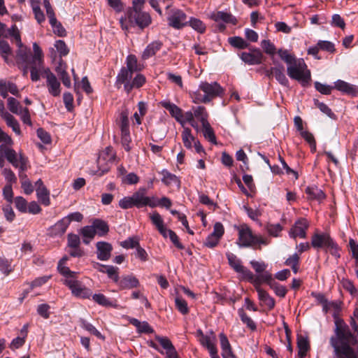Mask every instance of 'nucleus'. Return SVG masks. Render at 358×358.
<instances>
[{
  "label": "nucleus",
  "mask_w": 358,
  "mask_h": 358,
  "mask_svg": "<svg viewBox=\"0 0 358 358\" xmlns=\"http://www.w3.org/2000/svg\"><path fill=\"white\" fill-rule=\"evenodd\" d=\"M334 336L329 339L334 358H358V340L345 324L336 322Z\"/></svg>",
  "instance_id": "nucleus-1"
},
{
  "label": "nucleus",
  "mask_w": 358,
  "mask_h": 358,
  "mask_svg": "<svg viewBox=\"0 0 358 358\" xmlns=\"http://www.w3.org/2000/svg\"><path fill=\"white\" fill-rule=\"evenodd\" d=\"M34 55L29 63L31 68V80L36 82L40 80V76L46 78L48 92L53 96H59L61 93L60 83L49 68H45L43 64V53L36 43L33 44Z\"/></svg>",
  "instance_id": "nucleus-2"
},
{
  "label": "nucleus",
  "mask_w": 358,
  "mask_h": 358,
  "mask_svg": "<svg viewBox=\"0 0 358 358\" xmlns=\"http://www.w3.org/2000/svg\"><path fill=\"white\" fill-rule=\"evenodd\" d=\"M148 189L146 187H141L137 191L134 192L131 196H124L119 201V206L124 210L132 208H141L149 206L155 208L157 206L169 208L172 202L168 197L164 196L157 200L155 196H147Z\"/></svg>",
  "instance_id": "nucleus-3"
},
{
  "label": "nucleus",
  "mask_w": 358,
  "mask_h": 358,
  "mask_svg": "<svg viewBox=\"0 0 358 358\" xmlns=\"http://www.w3.org/2000/svg\"><path fill=\"white\" fill-rule=\"evenodd\" d=\"M287 71L290 78L297 80L303 86L310 80V72L303 59H297L288 66Z\"/></svg>",
  "instance_id": "nucleus-4"
},
{
  "label": "nucleus",
  "mask_w": 358,
  "mask_h": 358,
  "mask_svg": "<svg viewBox=\"0 0 358 358\" xmlns=\"http://www.w3.org/2000/svg\"><path fill=\"white\" fill-rule=\"evenodd\" d=\"M199 90L203 92L204 95L196 94V96L194 98L195 100L194 101L195 103L210 102L213 98L220 96L223 93L222 87L217 82L211 83L202 82L199 85Z\"/></svg>",
  "instance_id": "nucleus-5"
},
{
  "label": "nucleus",
  "mask_w": 358,
  "mask_h": 358,
  "mask_svg": "<svg viewBox=\"0 0 358 358\" xmlns=\"http://www.w3.org/2000/svg\"><path fill=\"white\" fill-rule=\"evenodd\" d=\"M237 244L241 248H245L256 244H266V242L262 237L253 235L251 229L247 225H241L238 228Z\"/></svg>",
  "instance_id": "nucleus-6"
},
{
  "label": "nucleus",
  "mask_w": 358,
  "mask_h": 358,
  "mask_svg": "<svg viewBox=\"0 0 358 358\" xmlns=\"http://www.w3.org/2000/svg\"><path fill=\"white\" fill-rule=\"evenodd\" d=\"M126 67H122L118 73L116 79H120L121 81L129 78L131 75L135 72L140 71L142 69L141 64L138 63L136 57L134 55H129L126 59Z\"/></svg>",
  "instance_id": "nucleus-7"
},
{
  "label": "nucleus",
  "mask_w": 358,
  "mask_h": 358,
  "mask_svg": "<svg viewBox=\"0 0 358 358\" xmlns=\"http://www.w3.org/2000/svg\"><path fill=\"white\" fill-rule=\"evenodd\" d=\"M64 284L71 289L73 295L76 297L90 299L92 296V291L84 286L81 282L77 280L76 278L65 279Z\"/></svg>",
  "instance_id": "nucleus-8"
},
{
  "label": "nucleus",
  "mask_w": 358,
  "mask_h": 358,
  "mask_svg": "<svg viewBox=\"0 0 358 358\" xmlns=\"http://www.w3.org/2000/svg\"><path fill=\"white\" fill-rule=\"evenodd\" d=\"M145 81V76L138 73L134 78H133V75H131L129 78L126 80L121 81L120 79H116L115 85L117 89H120L121 85H123L124 91L129 94L133 89L141 87Z\"/></svg>",
  "instance_id": "nucleus-9"
},
{
  "label": "nucleus",
  "mask_w": 358,
  "mask_h": 358,
  "mask_svg": "<svg viewBox=\"0 0 358 358\" xmlns=\"http://www.w3.org/2000/svg\"><path fill=\"white\" fill-rule=\"evenodd\" d=\"M187 15L178 8L171 9L167 17L169 25L176 29H180L187 26Z\"/></svg>",
  "instance_id": "nucleus-10"
},
{
  "label": "nucleus",
  "mask_w": 358,
  "mask_h": 358,
  "mask_svg": "<svg viewBox=\"0 0 358 358\" xmlns=\"http://www.w3.org/2000/svg\"><path fill=\"white\" fill-rule=\"evenodd\" d=\"M127 19L131 24H136L141 29L150 25L151 23V17L147 13L140 11H132L129 9L127 11Z\"/></svg>",
  "instance_id": "nucleus-11"
},
{
  "label": "nucleus",
  "mask_w": 358,
  "mask_h": 358,
  "mask_svg": "<svg viewBox=\"0 0 358 358\" xmlns=\"http://www.w3.org/2000/svg\"><path fill=\"white\" fill-rule=\"evenodd\" d=\"M226 255L229 264L236 272L241 273L243 277L252 278V272L241 264V261L234 254L227 252Z\"/></svg>",
  "instance_id": "nucleus-12"
},
{
  "label": "nucleus",
  "mask_w": 358,
  "mask_h": 358,
  "mask_svg": "<svg viewBox=\"0 0 358 358\" xmlns=\"http://www.w3.org/2000/svg\"><path fill=\"white\" fill-rule=\"evenodd\" d=\"M309 227V223L305 218H300L296 220L289 231V236L293 238L300 237L305 238L306 237V230Z\"/></svg>",
  "instance_id": "nucleus-13"
},
{
  "label": "nucleus",
  "mask_w": 358,
  "mask_h": 358,
  "mask_svg": "<svg viewBox=\"0 0 358 358\" xmlns=\"http://www.w3.org/2000/svg\"><path fill=\"white\" fill-rule=\"evenodd\" d=\"M311 245L316 249L334 245V241L327 233H315L311 239Z\"/></svg>",
  "instance_id": "nucleus-14"
},
{
  "label": "nucleus",
  "mask_w": 358,
  "mask_h": 358,
  "mask_svg": "<svg viewBox=\"0 0 358 358\" xmlns=\"http://www.w3.org/2000/svg\"><path fill=\"white\" fill-rule=\"evenodd\" d=\"M96 257L101 261H108L111 257L113 246L106 241H99L96 243Z\"/></svg>",
  "instance_id": "nucleus-15"
},
{
  "label": "nucleus",
  "mask_w": 358,
  "mask_h": 358,
  "mask_svg": "<svg viewBox=\"0 0 358 358\" xmlns=\"http://www.w3.org/2000/svg\"><path fill=\"white\" fill-rule=\"evenodd\" d=\"M262 57L263 55L259 49H253L250 52H243L241 55V59L250 65L261 64Z\"/></svg>",
  "instance_id": "nucleus-16"
},
{
  "label": "nucleus",
  "mask_w": 358,
  "mask_h": 358,
  "mask_svg": "<svg viewBox=\"0 0 358 358\" xmlns=\"http://www.w3.org/2000/svg\"><path fill=\"white\" fill-rule=\"evenodd\" d=\"M161 105L170 113L171 116L173 117L178 122L184 127L185 120L183 113L182 110L179 107L169 101H162L161 102Z\"/></svg>",
  "instance_id": "nucleus-17"
},
{
  "label": "nucleus",
  "mask_w": 358,
  "mask_h": 358,
  "mask_svg": "<svg viewBox=\"0 0 358 358\" xmlns=\"http://www.w3.org/2000/svg\"><path fill=\"white\" fill-rule=\"evenodd\" d=\"M210 19L215 22L222 21L225 23L236 24L238 22L237 19L231 13L224 11L213 12L210 15Z\"/></svg>",
  "instance_id": "nucleus-18"
},
{
  "label": "nucleus",
  "mask_w": 358,
  "mask_h": 358,
  "mask_svg": "<svg viewBox=\"0 0 358 358\" xmlns=\"http://www.w3.org/2000/svg\"><path fill=\"white\" fill-rule=\"evenodd\" d=\"M334 88L343 93L352 96H355L358 93V88L357 86L341 80H338L335 82Z\"/></svg>",
  "instance_id": "nucleus-19"
},
{
  "label": "nucleus",
  "mask_w": 358,
  "mask_h": 358,
  "mask_svg": "<svg viewBox=\"0 0 358 358\" xmlns=\"http://www.w3.org/2000/svg\"><path fill=\"white\" fill-rule=\"evenodd\" d=\"M121 289H130L138 287L140 285L138 280L133 275H127L122 277L117 282Z\"/></svg>",
  "instance_id": "nucleus-20"
},
{
  "label": "nucleus",
  "mask_w": 358,
  "mask_h": 358,
  "mask_svg": "<svg viewBox=\"0 0 358 358\" xmlns=\"http://www.w3.org/2000/svg\"><path fill=\"white\" fill-rule=\"evenodd\" d=\"M64 217L57 222L49 229V233L52 236H62L66 231L69 224Z\"/></svg>",
  "instance_id": "nucleus-21"
},
{
  "label": "nucleus",
  "mask_w": 358,
  "mask_h": 358,
  "mask_svg": "<svg viewBox=\"0 0 358 358\" xmlns=\"http://www.w3.org/2000/svg\"><path fill=\"white\" fill-rule=\"evenodd\" d=\"M96 234L99 236L102 237L108 234L109 231V227L107 222L101 219H94L92 221V224Z\"/></svg>",
  "instance_id": "nucleus-22"
},
{
  "label": "nucleus",
  "mask_w": 358,
  "mask_h": 358,
  "mask_svg": "<svg viewBox=\"0 0 358 358\" xmlns=\"http://www.w3.org/2000/svg\"><path fill=\"white\" fill-rule=\"evenodd\" d=\"M162 43L160 41H153L150 43L144 50L142 54V59L145 60L154 56L162 48Z\"/></svg>",
  "instance_id": "nucleus-23"
},
{
  "label": "nucleus",
  "mask_w": 358,
  "mask_h": 358,
  "mask_svg": "<svg viewBox=\"0 0 358 358\" xmlns=\"http://www.w3.org/2000/svg\"><path fill=\"white\" fill-rule=\"evenodd\" d=\"M306 194L308 199L321 201L325 198L323 191L316 186H308L306 188Z\"/></svg>",
  "instance_id": "nucleus-24"
},
{
  "label": "nucleus",
  "mask_w": 358,
  "mask_h": 358,
  "mask_svg": "<svg viewBox=\"0 0 358 358\" xmlns=\"http://www.w3.org/2000/svg\"><path fill=\"white\" fill-rule=\"evenodd\" d=\"M257 292L258 293V298L269 310H271L275 306V300L268 293L261 287H257Z\"/></svg>",
  "instance_id": "nucleus-25"
},
{
  "label": "nucleus",
  "mask_w": 358,
  "mask_h": 358,
  "mask_svg": "<svg viewBox=\"0 0 358 358\" xmlns=\"http://www.w3.org/2000/svg\"><path fill=\"white\" fill-rule=\"evenodd\" d=\"M79 234L83 238V243L88 245L96 236V231H94V229L91 225H87L79 230Z\"/></svg>",
  "instance_id": "nucleus-26"
},
{
  "label": "nucleus",
  "mask_w": 358,
  "mask_h": 358,
  "mask_svg": "<svg viewBox=\"0 0 358 358\" xmlns=\"http://www.w3.org/2000/svg\"><path fill=\"white\" fill-rule=\"evenodd\" d=\"M285 69L282 65H278L275 67L271 68V73H274L275 79L282 85L287 86L289 81L286 78L285 73Z\"/></svg>",
  "instance_id": "nucleus-27"
},
{
  "label": "nucleus",
  "mask_w": 358,
  "mask_h": 358,
  "mask_svg": "<svg viewBox=\"0 0 358 358\" xmlns=\"http://www.w3.org/2000/svg\"><path fill=\"white\" fill-rule=\"evenodd\" d=\"M129 322L136 327L138 333L151 334L154 332L153 329L150 326L148 322L145 321L141 322L136 318H131L129 320Z\"/></svg>",
  "instance_id": "nucleus-28"
},
{
  "label": "nucleus",
  "mask_w": 358,
  "mask_h": 358,
  "mask_svg": "<svg viewBox=\"0 0 358 358\" xmlns=\"http://www.w3.org/2000/svg\"><path fill=\"white\" fill-rule=\"evenodd\" d=\"M192 110L194 112V117L201 122L202 126L204 124L206 125L207 123H209L208 121V114L204 106H199L193 107Z\"/></svg>",
  "instance_id": "nucleus-29"
},
{
  "label": "nucleus",
  "mask_w": 358,
  "mask_h": 358,
  "mask_svg": "<svg viewBox=\"0 0 358 358\" xmlns=\"http://www.w3.org/2000/svg\"><path fill=\"white\" fill-rule=\"evenodd\" d=\"M160 173L163 176L162 181L164 185L169 186L171 184H176L178 186H180V180L176 175L170 173L166 169H163Z\"/></svg>",
  "instance_id": "nucleus-30"
},
{
  "label": "nucleus",
  "mask_w": 358,
  "mask_h": 358,
  "mask_svg": "<svg viewBox=\"0 0 358 358\" xmlns=\"http://www.w3.org/2000/svg\"><path fill=\"white\" fill-rule=\"evenodd\" d=\"M220 340L221 348L222 350V357H225V356H231L232 357H234L230 343H229L226 335L222 333L220 334Z\"/></svg>",
  "instance_id": "nucleus-31"
},
{
  "label": "nucleus",
  "mask_w": 358,
  "mask_h": 358,
  "mask_svg": "<svg viewBox=\"0 0 358 358\" xmlns=\"http://www.w3.org/2000/svg\"><path fill=\"white\" fill-rule=\"evenodd\" d=\"M182 140L184 146L187 149H192V143L194 144V141H196L195 138L192 135L191 129L187 127L184 128L182 131Z\"/></svg>",
  "instance_id": "nucleus-32"
},
{
  "label": "nucleus",
  "mask_w": 358,
  "mask_h": 358,
  "mask_svg": "<svg viewBox=\"0 0 358 358\" xmlns=\"http://www.w3.org/2000/svg\"><path fill=\"white\" fill-rule=\"evenodd\" d=\"M212 335H213V338H211L210 336L206 335L204 336H203L202 338H200L199 339V343H201V345L207 348V350H208L209 353H210V352H213V350H217V348L214 343V341L215 340V337L213 334V332H211Z\"/></svg>",
  "instance_id": "nucleus-33"
},
{
  "label": "nucleus",
  "mask_w": 358,
  "mask_h": 358,
  "mask_svg": "<svg viewBox=\"0 0 358 358\" xmlns=\"http://www.w3.org/2000/svg\"><path fill=\"white\" fill-rule=\"evenodd\" d=\"M3 120L6 121L7 126L10 127L16 135L20 136L22 134L20 123L13 115L10 114Z\"/></svg>",
  "instance_id": "nucleus-34"
},
{
  "label": "nucleus",
  "mask_w": 358,
  "mask_h": 358,
  "mask_svg": "<svg viewBox=\"0 0 358 358\" xmlns=\"http://www.w3.org/2000/svg\"><path fill=\"white\" fill-rule=\"evenodd\" d=\"M187 25L200 34L204 33L206 29L205 24L201 20L195 17H190L187 21Z\"/></svg>",
  "instance_id": "nucleus-35"
},
{
  "label": "nucleus",
  "mask_w": 358,
  "mask_h": 358,
  "mask_svg": "<svg viewBox=\"0 0 358 358\" xmlns=\"http://www.w3.org/2000/svg\"><path fill=\"white\" fill-rule=\"evenodd\" d=\"M38 201L44 206L50 205V192L47 188L36 189Z\"/></svg>",
  "instance_id": "nucleus-36"
},
{
  "label": "nucleus",
  "mask_w": 358,
  "mask_h": 358,
  "mask_svg": "<svg viewBox=\"0 0 358 358\" xmlns=\"http://www.w3.org/2000/svg\"><path fill=\"white\" fill-rule=\"evenodd\" d=\"M92 299L98 304L106 307H116V304L102 294H92Z\"/></svg>",
  "instance_id": "nucleus-37"
},
{
  "label": "nucleus",
  "mask_w": 358,
  "mask_h": 358,
  "mask_svg": "<svg viewBox=\"0 0 358 358\" xmlns=\"http://www.w3.org/2000/svg\"><path fill=\"white\" fill-rule=\"evenodd\" d=\"M228 42L232 47L238 49H245L249 47V43L240 36L229 37Z\"/></svg>",
  "instance_id": "nucleus-38"
},
{
  "label": "nucleus",
  "mask_w": 358,
  "mask_h": 358,
  "mask_svg": "<svg viewBox=\"0 0 358 358\" xmlns=\"http://www.w3.org/2000/svg\"><path fill=\"white\" fill-rule=\"evenodd\" d=\"M34 55H31L30 58L27 52L24 50H19L17 52V57L22 60L23 62L26 63V65L23 70V74L24 76H26L28 72V69L31 70L29 63L32 61V57Z\"/></svg>",
  "instance_id": "nucleus-39"
},
{
  "label": "nucleus",
  "mask_w": 358,
  "mask_h": 358,
  "mask_svg": "<svg viewBox=\"0 0 358 358\" xmlns=\"http://www.w3.org/2000/svg\"><path fill=\"white\" fill-rule=\"evenodd\" d=\"M7 106L8 110L15 115L20 113L24 108L22 107L20 103L13 97H8L7 99Z\"/></svg>",
  "instance_id": "nucleus-40"
},
{
  "label": "nucleus",
  "mask_w": 358,
  "mask_h": 358,
  "mask_svg": "<svg viewBox=\"0 0 358 358\" xmlns=\"http://www.w3.org/2000/svg\"><path fill=\"white\" fill-rule=\"evenodd\" d=\"M239 317L241 321L245 324L251 330L255 331L257 328L255 322L247 315L243 308H240L238 310Z\"/></svg>",
  "instance_id": "nucleus-41"
},
{
  "label": "nucleus",
  "mask_w": 358,
  "mask_h": 358,
  "mask_svg": "<svg viewBox=\"0 0 358 358\" xmlns=\"http://www.w3.org/2000/svg\"><path fill=\"white\" fill-rule=\"evenodd\" d=\"M203 127V133L204 137L208 139L211 143L216 144V138L213 129H212L210 123H207V124H204Z\"/></svg>",
  "instance_id": "nucleus-42"
},
{
  "label": "nucleus",
  "mask_w": 358,
  "mask_h": 358,
  "mask_svg": "<svg viewBox=\"0 0 358 358\" xmlns=\"http://www.w3.org/2000/svg\"><path fill=\"white\" fill-rule=\"evenodd\" d=\"M120 129L121 131H129V112L127 110H123L120 115Z\"/></svg>",
  "instance_id": "nucleus-43"
},
{
  "label": "nucleus",
  "mask_w": 358,
  "mask_h": 358,
  "mask_svg": "<svg viewBox=\"0 0 358 358\" xmlns=\"http://www.w3.org/2000/svg\"><path fill=\"white\" fill-rule=\"evenodd\" d=\"M176 307L183 315H186L189 312L187 303L186 301L181 296H176L175 299Z\"/></svg>",
  "instance_id": "nucleus-44"
},
{
  "label": "nucleus",
  "mask_w": 358,
  "mask_h": 358,
  "mask_svg": "<svg viewBox=\"0 0 358 358\" xmlns=\"http://www.w3.org/2000/svg\"><path fill=\"white\" fill-rule=\"evenodd\" d=\"M155 339L159 343L162 347L166 351H172L175 349L170 339L167 337L160 336L158 335L155 336Z\"/></svg>",
  "instance_id": "nucleus-45"
},
{
  "label": "nucleus",
  "mask_w": 358,
  "mask_h": 358,
  "mask_svg": "<svg viewBox=\"0 0 358 358\" xmlns=\"http://www.w3.org/2000/svg\"><path fill=\"white\" fill-rule=\"evenodd\" d=\"M105 273H107L109 278L112 279L115 282L117 283L120 278L118 275L119 268L113 266L106 265Z\"/></svg>",
  "instance_id": "nucleus-46"
},
{
  "label": "nucleus",
  "mask_w": 358,
  "mask_h": 358,
  "mask_svg": "<svg viewBox=\"0 0 358 358\" xmlns=\"http://www.w3.org/2000/svg\"><path fill=\"white\" fill-rule=\"evenodd\" d=\"M0 52L5 62H8V57L11 54V48L7 41L0 40Z\"/></svg>",
  "instance_id": "nucleus-47"
},
{
  "label": "nucleus",
  "mask_w": 358,
  "mask_h": 358,
  "mask_svg": "<svg viewBox=\"0 0 358 358\" xmlns=\"http://www.w3.org/2000/svg\"><path fill=\"white\" fill-rule=\"evenodd\" d=\"M278 55L287 64L288 66L297 60V59L293 55L289 54V52L286 50H279Z\"/></svg>",
  "instance_id": "nucleus-48"
},
{
  "label": "nucleus",
  "mask_w": 358,
  "mask_h": 358,
  "mask_svg": "<svg viewBox=\"0 0 358 358\" xmlns=\"http://www.w3.org/2000/svg\"><path fill=\"white\" fill-rule=\"evenodd\" d=\"M8 33L10 36L14 38L17 45L20 48V50H22L23 48L22 43L21 41L20 32L15 24L13 25L10 29H8Z\"/></svg>",
  "instance_id": "nucleus-49"
},
{
  "label": "nucleus",
  "mask_w": 358,
  "mask_h": 358,
  "mask_svg": "<svg viewBox=\"0 0 358 358\" xmlns=\"http://www.w3.org/2000/svg\"><path fill=\"white\" fill-rule=\"evenodd\" d=\"M12 271L11 261L4 257H0V271L8 275Z\"/></svg>",
  "instance_id": "nucleus-50"
},
{
  "label": "nucleus",
  "mask_w": 358,
  "mask_h": 358,
  "mask_svg": "<svg viewBox=\"0 0 358 358\" xmlns=\"http://www.w3.org/2000/svg\"><path fill=\"white\" fill-rule=\"evenodd\" d=\"M15 208L22 213L27 211V201L22 196H17L14 199Z\"/></svg>",
  "instance_id": "nucleus-51"
},
{
  "label": "nucleus",
  "mask_w": 358,
  "mask_h": 358,
  "mask_svg": "<svg viewBox=\"0 0 358 358\" xmlns=\"http://www.w3.org/2000/svg\"><path fill=\"white\" fill-rule=\"evenodd\" d=\"M270 287L274 291L275 294L280 297H285L287 292L285 287L280 285L275 281L272 282Z\"/></svg>",
  "instance_id": "nucleus-52"
},
{
  "label": "nucleus",
  "mask_w": 358,
  "mask_h": 358,
  "mask_svg": "<svg viewBox=\"0 0 358 358\" xmlns=\"http://www.w3.org/2000/svg\"><path fill=\"white\" fill-rule=\"evenodd\" d=\"M297 348L299 350L308 351L310 349V344L308 338L299 335L297 336Z\"/></svg>",
  "instance_id": "nucleus-53"
},
{
  "label": "nucleus",
  "mask_w": 358,
  "mask_h": 358,
  "mask_svg": "<svg viewBox=\"0 0 358 358\" xmlns=\"http://www.w3.org/2000/svg\"><path fill=\"white\" fill-rule=\"evenodd\" d=\"M80 245V239L78 235L72 233L68 234L67 245L69 248H76Z\"/></svg>",
  "instance_id": "nucleus-54"
},
{
  "label": "nucleus",
  "mask_w": 358,
  "mask_h": 358,
  "mask_svg": "<svg viewBox=\"0 0 358 358\" xmlns=\"http://www.w3.org/2000/svg\"><path fill=\"white\" fill-rule=\"evenodd\" d=\"M150 218L152 223L157 227L158 230L164 227V220L162 216L157 212L153 213L150 216Z\"/></svg>",
  "instance_id": "nucleus-55"
},
{
  "label": "nucleus",
  "mask_w": 358,
  "mask_h": 358,
  "mask_svg": "<svg viewBox=\"0 0 358 358\" xmlns=\"http://www.w3.org/2000/svg\"><path fill=\"white\" fill-rule=\"evenodd\" d=\"M2 174L4 176L8 184H10L12 185V183H15L17 182V178L14 172L10 169H3L2 170Z\"/></svg>",
  "instance_id": "nucleus-56"
},
{
  "label": "nucleus",
  "mask_w": 358,
  "mask_h": 358,
  "mask_svg": "<svg viewBox=\"0 0 358 358\" xmlns=\"http://www.w3.org/2000/svg\"><path fill=\"white\" fill-rule=\"evenodd\" d=\"M121 141L124 150L129 152L131 150V148L129 146V143L131 142L129 131H121Z\"/></svg>",
  "instance_id": "nucleus-57"
},
{
  "label": "nucleus",
  "mask_w": 358,
  "mask_h": 358,
  "mask_svg": "<svg viewBox=\"0 0 358 358\" xmlns=\"http://www.w3.org/2000/svg\"><path fill=\"white\" fill-rule=\"evenodd\" d=\"M55 47L57 52L59 53V56L64 57L68 55L69 49L64 41L58 40L55 42Z\"/></svg>",
  "instance_id": "nucleus-58"
},
{
  "label": "nucleus",
  "mask_w": 358,
  "mask_h": 358,
  "mask_svg": "<svg viewBox=\"0 0 358 358\" xmlns=\"http://www.w3.org/2000/svg\"><path fill=\"white\" fill-rule=\"evenodd\" d=\"M121 246L126 249L129 248H134L139 246V242L138 240L136 238L134 237H130L127 238V240L121 242L120 243Z\"/></svg>",
  "instance_id": "nucleus-59"
},
{
  "label": "nucleus",
  "mask_w": 358,
  "mask_h": 358,
  "mask_svg": "<svg viewBox=\"0 0 358 358\" xmlns=\"http://www.w3.org/2000/svg\"><path fill=\"white\" fill-rule=\"evenodd\" d=\"M59 272L67 278H75L76 273L71 271L69 267L66 266L65 264H59L57 266Z\"/></svg>",
  "instance_id": "nucleus-60"
},
{
  "label": "nucleus",
  "mask_w": 358,
  "mask_h": 358,
  "mask_svg": "<svg viewBox=\"0 0 358 358\" xmlns=\"http://www.w3.org/2000/svg\"><path fill=\"white\" fill-rule=\"evenodd\" d=\"M17 160L18 163L19 172H24L27 170V158L21 152L17 154Z\"/></svg>",
  "instance_id": "nucleus-61"
},
{
  "label": "nucleus",
  "mask_w": 358,
  "mask_h": 358,
  "mask_svg": "<svg viewBox=\"0 0 358 358\" xmlns=\"http://www.w3.org/2000/svg\"><path fill=\"white\" fill-rule=\"evenodd\" d=\"M20 117L21 120L25 124L32 126V122L31 120L29 110L27 108H24L23 110L17 114Z\"/></svg>",
  "instance_id": "nucleus-62"
},
{
  "label": "nucleus",
  "mask_w": 358,
  "mask_h": 358,
  "mask_svg": "<svg viewBox=\"0 0 358 358\" xmlns=\"http://www.w3.org/2000/svg\"><path fill=\"white\" fill-rule=\"evenodd\" d=\"M261 45L266 53L271 55H273L275 53V45L269 40H263Z\"/></svg>",
  "instance_id": "nucleus-63"
},
{
  "label": "nucleus",
  "mask_w": 358,
  "mask_h": 358,
  "mask_svg": "<svg viewBox=\"0 0 358 358\" xmlns=\"http://www.w3.org/2000/svg\"><path fill=\"white\" fill-rule=\"evenodd\" d=\"M3 196L4 199L10 204L13 201V192L12 185L6 184L3 189Z\"/></svg>",
  "instance_id": "nucleus-64"
}]
</instances>
